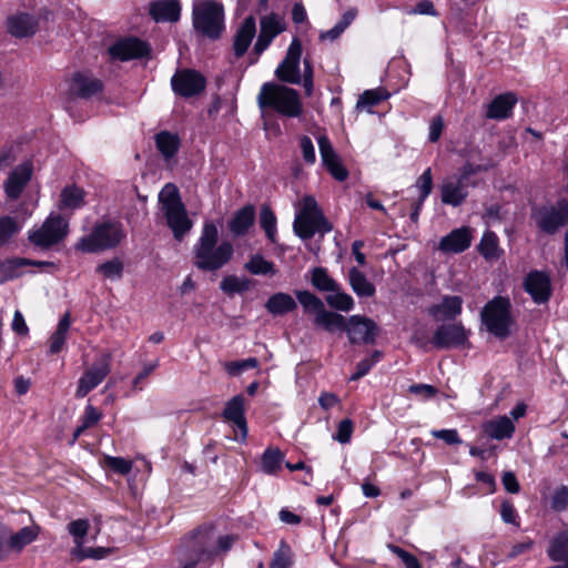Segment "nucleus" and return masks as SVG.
Segmentation results:
<instances>
[{"label":"nucleus","mask_w":568,"mask_h":568,"mask_svg":"<svg viewBox=\"0 0 568 568\" xmlns=\"http://www.w3.org/2000/svg\"><path fill=\"white\" fill-rule=\"evenodd\" d=\"M219 231L213 222H205L194 245V264L203 271H217L227 264L234 254L233 244L222 241L217 245Z\"/></svg>","instance_id":"1"},{"label":"nucleus","mask_w":568,"mask_h":568,"mask_svg":"<svg viewBox=\"0 0 568 568\" xmlns=\"http://www.w3.org/2000/svg\"><path fill=\"white\" fill-rule=\"evenodd\" d=\"M213 541L214 530L211 527H201L185 537L176 550L180 568L212 565L214 561Z\"/></svg>","instance_id":"2"},{"label":"nucleus","mask_w":568,"mask_h":568,"mask_svg":"<svg viewBox=\"0 0 568 568\" xmlns=\"http://www.w3.org/2000/svg\"><path fill=\"white\" fill-rule=\"evenodd\" d=\"M261 110H273L282 116L298 118L303 113V104L295 89L275 82H265L257 95Z\"/></svg>","instance_id":"3"},{"label":"nucleus","mask_w":568,"mask_h":568,"mask_svg":"<svg viewBox=\"0 0 568 568\" xmlns=\"http://www.w3.org/2000/svg\"><path fill=\"white\" fill-rule=\"evenodd\" d=\"M159 203L174 239L182 241L191 231L193 222L187 215L178 187L172 183L165 184L159 193Z\"/></svg>","instance_id":"4"},{"label":"nucleus","mask_w":568,"mask_h":568,"mask_svg":"<svg viewBox=\"0 0 568 568\" xmlns=\"http://www.w3.org/2000/svg\"><path fill=\"white\" fill-rule=\"evenodd\" d=\"M480 320L489 334L499 339L507 338L515 323L509 297L498 295L487 302L480 312Z\"/></svg>","instance_id":"5"},{"label":"nucleus","mask_w":568,"mask_h":568,"mask_svg":"<svg viewBox=\"0 0 568 568\" xmlns=\"http://www.w3.org/2000/svg\"><path fill=\"white\" fill-rule=\"evenodd\" d=\"M124 237L121 223L106 221L97 223L89 234L79 239L74 247L82 253L93 254L116 247Z\"/></svg>","instance_id":"6"},{"label":"nucleus","mask_w":568,"mask_h":568,"mask_svg":"<svg viewBox=\"0 0 568 568\" xmlns=\"http://www.w3.org/2000/svg\"><path fill=\"white\" fill-rule=\"evenodd\" d=\"M295 233L303 240H308L315 233H328L332 231L331 223L324 217L317 202L312 196H304L301 207L295 215L293 223Z\"/></svg>","instance_id":"7"},{"label":"nucleus","mask_w":568,"mask_h":568,"mask_svg":"<svg viewBox=\"0 0 568 568\" xmlns=\"http://www.w3.org/2000/svg\"><path fill=\"white\" fill-rule=\"evenodd\" d=\"M192 23L196 32L210 39H217L224 31V8L222 3L207 0L193 7Z\"/></svg>","instance_id":"8"},{"label":"nucleus","mask_w":568,"mask_h":568,"mask_svg":"<svg viewBox=\"0 0 568 568\" xmlns=\"http://www.w3.org/2000/svg\"><path fill=\"white\" fill-rule=\"evenodd\" d=\"M69 233L68 221L59 214H50L40 226L28 232L29 242L42 250L60 243Z\"/></svg>","instance_id":"9"},{"label":"nucleus","mask_w":568,"mask_h":568,"mask_svg":"<svg viewBox=\"0 0 568 568\" xmlns=\"http://www.w3.org/2000/svg\"><path fill=\"white\" fill-rule=\"evenodd\" d=\"M531 216L541 232L555 234L568 221V202L560 200L554 205L538 207Z\"/></svg>","instance_id":"10"},{"label":"nucleus","mask_w":568,"mask_h":568,"mask_svg":"<svg viewBox=\"0 0 568 568\" xmlns=\"http://www.w3.org/2000/svg\"><path fill=\"white\" fill-rule=\"evenodd\" d=\"M111 372V354L103 353L98 362L88 368L79 378L75 397L83 398L99 386Z\"/></svg>","instance_id":"11"},{"label":"nucleus","mask_w":568,"mask_h":568,"mask_svg":"<svg viewBox=\"0 0 568 568\" xmlns=\"http://www.w3.org/2000/svg\"><path fill=\"white\" fill-rule=\"evenodd\" d=\"M302 55V44L294 38L287 49L284 60L275 70L276 78L285 83L300 84L302 81L300 61Z\"/></svg>","instance_id":"12"},{"label":"nucleus","mask_w":568,"mask_h":568,"mask_svg":"<svg viewBox=\"0 0 568 568\" xmlns=\"http://www.w3.org/2000/svg\"><path fill=\"white\" fill-rule=\"evenodd\" d=\"M171 85L174 93L183 98H191L204 91L205 78L192 69L176 71L171 79Z\"/></svg>","instance_id":"13"},{"label":"nucleus","mask_w":568,"mask_h":568,"mask_svg":"<svg viewBox=\"0 0 568 568\" xmlns=\"http://www.w3.org/2000/svg\"><path fill=\"white\" fill-rule=\"evenodd\" d=\"M345 332L352 344H372L378 334V326L366 316L352 315L346 323Z\"/></svg>","instance_id":"14"},{"label":"nucleus","mask_w":568,"mask_h":568,"mask_svg":"<svg viewBox=\"0 0 568 568\" xmlns=\"http://www.w3.org/2000/svg\"><path fill=\"white\" fill-rule=\"evenodd\" d=\"M286 29L284 19L276 14L270 13L260 20V33L254 44V53L261 55L272 43V41Z\"/></svg>","instance_id":"15"},{"label":"nucleus","mask_w":568,"mask_h":568,"mask_svg":"<svg viewBox=\"0 0 568 568\" xmlns=\"http://www.w3.org/2000/svg\"><path fill=\"white\" fill-rule=\"evenodd\" d=\"M523 286L536 304L547 303L551 296V281L545 272H529L524 280Z\"/></svg>","instance_id":"16"},{"label":"nucleus","mask_w":568,"mask_h":568,"mask_svg":"<svg viewBox=\"0 0 568 568\" xmlns=\"http://www.w3.org/2000/svg\"><path fill=\"white\" fill-rule=\"evenodd\" d=\"M468 333L460 323L440 325L432 339L436 348L458 347L466 343Z\"/></svg>","instance_id":"17"},{"label":"nucleus","mask_w":568,"mask_h":568,"mask_svg":"<svg viewBox=\"0 0 568 568\" xmlns=\"http://www.w3.org/2000/svg\"><path fill=\"white\" fill-rule=\"evenodd\" d=\"M149 51V45L134 37L120 39L109 48L110 55L120 61L143 58Z\"/></svg>","instance_id":"18"},{"label":"nucleus","mask_w":568,"mask_h":568,"mask_svg":"<svg viewBox=\"0 0 568 568\" xmlns=\"http://www.w3.org/2000/svg\"><path fill=\"white\" fill-rule=\"evenodd\" d=\"M32 171V164L24 162L9 173L4 182V192L9 199L17 200L21 195L26 185L31 180Z\"/></svg>","instance_id":"19"},{"label":"nucleus","mask_w":568,"mask_h":568,"mask_svg":"<svg viewBox=\"0 0 568 568\" xmlns=\"http://www.w3.org/2000/svg\"><path fill=\"white\" fill-rule=\"evenodd\" d=\"M468 196V184L456 175L446 178L440 185L442 203L459 206Z\"/></svg>","instance_id":"20"},{"label":"nucleus","mask_w":568,"mask_h":568,"mask_svg":"<svg viewBox=\"0 0 568 568\" xmlns=\"http://www.w3.org/2000/svg\"><path fill=\"white\" fill-rule=\"evenodd\" d=\"M471 240L473 230L467 226H462L442 237L438 248L444 253H462L470 246Z\"/></svg>","instance_id":"21"},{"label":"nucleus","mask_w":568,"mask_h":568,"mask_svg":"<svg viewBox=\"0 0 568 568\" xmlns=\"http://www.w3.org/2000/svg\"><path fill=\"white\" fill-rule=\"evenodd\" d=\"M39 27L38 19L29 13H16L7 19V30L14 38L32 37Z\"/></svg>","instance_id":"22"},{"label":"nucleus","mask_w":568,"mask_h":568,"mask_svg":"<svg viewBox=\"0 0 568 568\" xmlns=\"http://www.w3.org/2000/svg\"><path fill=\"white\" fill-rule=\"evenodd\" d=\"M244 402L245 399L243 395H236L226 403L223 410V417L236 426L241 432L243 439L247 436V426L244 417Z\"/></svg>","instance_id":"23"},{"label":"nucleus","mask_w":568,"mask_h":568,"mask_svg":"<svg viewBox=\"0 0 568 568\" xmlns=\"http://www.w3.org/2000/svg\"><path fill=\"white\" fill-rule=\"evenodd\" d=\"M256 33V22L254 17L248 16L244 19V21L239 27L235 37H234V54L240 58L242 57L248 49Z\"/></svg>","instance_id":"24"},{"label":"nucleus","mask_w":568,"mask_h":568,"mask_svg":"<svg viewBox=\"0 0 568 568\" xmlns=\"http://www.w3.org/2000/svg\"><path fill=\"white\" fill-rule=\"evenodd\" d=\"M516 102L517 98L511 92L499 94L487 105L486 116L505 120L510 116Z\"/></svg>","instance_id":"25"},{"label":"nucleus","mask_w":568,"mask_h":568,"mask_svg":"<svg viewBox=\"0 0 568 568\" xmlns=\"http://www.w3.org/2000/svg\"><path fill=\"white\" fill-rule=\"evenodd\" d=\"M150 14L156 22H175L180 19L179 0H160L151 3Z\"/></svg>","instance_id":"26"},{"label":"nucleus","mask_w":568,"mask_h":568,"mask_svg":"<svg viewBox=\"0 0 568 568\" xmlns=\"http://www.w3.org/2000/svg\"><path fill=\"white\" fill-rule=\"evenodd\" d=\"M102 90V83L97 78L83 73L73 75L70 84L72 94L80 98H91Z\"/></svg>","instance_id":"27"},{"label":"nucleus","mask_w":568,"mask_h":568,"mask_svg":"<svg viewBox=\"0 0 568 568\" xmlns=\"http://www.w3.org/2000/svg\"><path fill=\"white\" fill-rule=\"evenodd\" d=\"M463 310V298L460 296H444L442 302L430 307L429 313L436 320H455Z\"/></svg>","instance_id":"28"},{"label":"nucleus","mask_w":568,"mask_h":568,"mask_svg":"<svg viewBox=\"0 0 568 568\" xmlns=\"http://www.w3.org/2000/svg\"><path fill=\"white\" fill-rule=\"evenodd\" d=\"M255 221V209L253 205H245L239 210L229 222L230 232L234 236H242L247 233Z\"/></svg>","instance_id":"29"},{"label":"nucleus","mask_w":568,"mask_h":568,"mask_svg":"<svg viewBox=\"0 0 568 568\" xmlns=\"http://www.w3.org/2000/svg\"><path fill=\"white\" fill-rule=\"evenodd\" d=\"M484 432L493 439L501 440L510 438L515 432V425L507 416H499L483 425Z\"/></svg>","instance_id":"30"},{"label":"nucleus","mask_w":568,"mask_h":568,"mask_svg":"<svg viewBox=\"0 0 568 568\" xmlns=\"http://www.w3.org/2000/svg\"><path fill=\"white\" fill-rule=\"evenodd\" d=\"M85 192L77 185H67L60 193L59 209L74 211L85 204Z\"/></svg>","instance_id":"31"},{"label":"nucleus","mask_w":568,"mask_h":568,"mask_svg":"<svg viewBox=\"0 0 568 568\" xmlns=\"http://www.w3.org/2000/svg\"><path fill=\"white\" fill-rule=\"evenodd\" d=\"M347 321L338 313L327 311L325 307L314 317V324L326 332H345Z\"/></svg>","instance_id":"32"},{"label":"nucleus","mask_w":568,"mask_h":568,"mask_svg":"<svg viewBox=\"0 0 568 568\" xmlns=\"http://www.w3.org/2000/svg\"><path fill=\"white\" fill-rule=\"evenodd\" d=\"M348 281L353 292L358 297H372L375 295L374 284L357 267H352L348 271Z\"/></svg>","instance_id":"33"},{"label":"nucleus","mask_w":568,"mask_h":568,"mask_svg":"<svg viewBox=\"0 0 568 568\" xmlns=\"http://www.w3.org/2000/svg\"><path fill=\"white\" fill-rule=\"evenodd\" d=\"M295 300L287 293H275L267 300L265 307L273 315H283L296 308Z\"/></svg>","instance_id":"34"},{"label":"nucleus","mask_w":568,"mask_h":568,"mask_svg":"<svg viewBox=\"0 0 568 568\" xmlns=\"http://www.w3.org/2000/svg\"><path fill=\"white\" fill-rule=\"evenodd\" d=\"M478 252L487 261L498 260L501 256L503 250L499 247V240L495 232L489 230L484 232Z\"/></svg>","instance_id":"35"},{"label":"nucleus","mask_w":568,"mask_h":568,"mask_svg":"<svg viewBox=\"0 0 568 568\" xmlns=\"http://www.w3.org/2000/svg\"><path fill=\"white\" fill-rule=\"evenodd\" d=\"M244 270L256 276H274L277 273L275 264L267 261L262 254H253L244 264Z\"/></svg>","instance_id":"36"},{"label":"nucleus","mask_w":568,"mask_h":568,"mask_svg":"<svg viewBox=\"0 0 568 568\" xmlns=\"http://www.w3.org/2000/svg\"><path fill=\"white\" fill-rule=\"evenodd\" d=\"M547 555L552 561H568V530H562L552 537Z\"/></svg>","instance_id":"37"},{"label":"nucleus","mask_w":568,"mask_h":568,"mask_svg":"<svg viewBox=\"0 0 568 568\" xmlns=\"http://www.w3.org/2000/svg\"><path fill=\"white\" fill-rule=\"evenodd\" d=\"M40 534V527L36 524L27 526L18 530L12 531L11 535V550L20 552L22 549L33 542Z\"/></svg>","instance_id":"38"},{"label":"nucleus","mask_w":568,"mask_h":568,"mask_svg":"<svg viewBox=\"0 0 568 568\" xmlns=\"http://www.w3.org/2000/svg\"><path fill=\"white\" fill-rule=\"evenodd\" d=\"M284 460V455L277 448L268 447L264 450L261 459V470L266 475H276Z\"/></svg>","instance_id":"39"},{"label":"nucleus","mask_w":568,"mask_h":568,"mask_svg":"<svg viewBox=\"0 0 568 568\" xmlns=\"http://www.w3.org/2000/svg\"><path fill=\"white\" fill-rule=\"evenodd\" d=\"M251 287V280L246 276L227 275L220 283V288L227 295L242 294Z\"/></svg>","instance_id":"40"},{"label":"nucleus","mask_w":568,"mask_h":568,"mask_svg":"<svg viewBox=\"0 0 568 568\" xmlns=\"http://www.w3.org/2000/svg\"><path fill=\"white\" fill-rule=\"evenodd\" d=\"M71 325L70 314L65 313L59 321L55 332L50 337V353H59L67 339V334Z\"/></svg>","instance_id":"41"},{"label":"nucleus","mask_w":568,"mask_h":568,"mask_svg":"<svg viewBox=\"0 0 568 568\" xmlns=\"http://www.w3.org/2000/svg\"><path fill=\"white\" fill-rule=\"evenodd\" d=\"M311 283L320 292L336 291L338 283L328 275L324 267H314L311 271Z\"/></svg>","instance_id":"42"},{"label":"nucleus","mask_w":568,"mask_h":568,"mask_svg":"<svg viewBox=\"0 0 568 568\" xmlns=\"http://www.w3.org/2000/svg\"><path fill=\"white\" fill-rule=\"evenodd\" d=\"M325 301L332 308L341 312H349L355 306L353 297L342 291L339 284L337 285L336 291H331L326 295Z\"/></svg>","instance_id":"43"},{"label":"nucleus","mask_w":568,"mask_h":568,"mask_svg":"<svg viewBox=\"0 0 568 568\" xmlns=\"http://www.w3.org/2000/svg\"><path fill=\"white\" fill-rule=\"evenodd\" d=\"M155 143L160 153L165 159H170L178 152L180 140L178 135L163 131L156 134Z\"/></svg>","instance_id":"44"},{"label":"nucleus","mask_w":568,"mask_h":568,"mask_svg":"<svg viewBox=\"0 0 568 568\" xmlns=\"http://www.w3.org/2000/svg\"><path fill=\"white\" fill-rule=\"evenodd\" d=\"M388 97L389 93L383 88L366 90L359 95L356 102V109L371 112L372 106L377 105L379 102L388 99Z\"/></svg>","instance_id":"45"},{"label":"nucleus","mask_w":568,"mask_h":568,"mask_svg":"<svg viewBox=\"0 0 568 568\" xmlns=\"http://www.w3.org/2000/svg\"><path fill=\"white\" fill-rule=\"evenodd\" d=\"M124 264L121 258L113 257L97 266L95 271L103 278L110 281H119L123 276Z\"/></svg>","instance_id":"46"},{"label":"nucleus","mask_w":568,"mask_h":568,"mask_svg":"<svg viewBox=\"0 0 568 568\" xmlns=\"http://www.w3.org/2000/svg\"><path fill=\"white\" fill-rule=\"evenodd\" d=\"M293 565V551L291 547L282 540L278 548L273 554V559L270 568H292Z\"/></svg>","instance_id":"47"},{"label":"nucleus","mask_w":568,"mask_h":568,"mask_svg":"<svg viewBox=\"0 0 568 568\" xmlns=\"http://www.w3.org/2000/svg\"><path fill=\"white\" fill-rule=\"evenodd\" d=\"M317 144L320 149L322 163L326 169L341 160L338 154L335 152L329 139L326 135H318Z\"/></svg>","instance_id":"48"},{"label":"nucleus","mask_w":568,"mask_h":568,"mask_svg":"<svg viewBox=\"0 0 568 568\" xmlns=\"http://www.w3.org/2000/svg\"><path fill=\"white\" fill-rule=\"evenodd\" d=\"M296 298L306 313L316 315L325 307L323 301L308 291H297Z\"/></svg>","instance_id":"49"},{"label":"nucleus","mask_w":568,"mask_h":568,"mask_svg":"<svg viewBox=\"0 0 568 568\" xmlns=\"http://www.w3.org/2000/svg\"><path fill=\"white\" fill-rule=\"evenodd\" d=\"M260 224H261V227L264 230L267 239L271 242H275L276 232H277V229H276V216L273 213V211L268 206H266V205H264L261 209V212H260Z\"/></svg>","instance_id":"50"},{"label":"nucleus","mask_w":568,"mask_h":568,"mask_svg":"<svg viewBox=\"0 0 568 568\" xmlns=\"http://www.w3.org/2000/svg\"><path fill=\"white\" fill-rule=\"evenodd\" d=\"M90 524L87 519H77L68 525V531L73 537L75 542L74 549H80L83 546L84 537L88 534Z\"/></svg>","instance_id":"51"},{"label":"nucleus","mask_w":568,"mask_h":568,"mask_svg":"<svg viewBox=\"0 0 568 568\" xmlns=\"http://www.w3.org/2000/svg\"><path fill=\"white\" fill-rule=\"evenodd\" d=\"M258 361L255 357H250L242 361L225 362L223 367L230 376H239L244 371L250 368H256Z\"/></svg>","instance_id":"52"},{"label":"nucleus","mask_w":568,"mask_h":568,"mask_svg":"<svg viewBox=\"0 0 568 568\" xmlns=\"http://www.w3.org/2000/svg\"><path fill=\"white\" fill-rule=\"evenodd\" d=\"M382 354L375 351L369 357H365L356 365V371L351 376V381H358L369 373L372 367L379 361Z\"/></svg>","instance_id":"53"},{"label":"nucleus","mask_w":568,"mask_h":568,"mask_svg":"<svg viewBox=\"0 0 568 568\" xmlns=\"http://www.w3.org/2000/svg\"><path fill=\"white\" fill-rule=\"evenodd\" d=\"M19 230L20 227L13 217L2 216L0 219V246L6 244Z\"/></svg>","instance_id":"54"},{"label":"nucleus","mask_w":568,"mask_h":568,"mask_svg":"<svg viewBox=\"0 0 568 568\" xmlns=\"http://www.w3.org/2000/svg\"><path fill=\"white\" fill-rule=\"evenodd\" d=\"M237 540V536L229 534V535H214L213 549H214V559L220 556L226 554Z\"/></svg>","instance_id":"55"},{"label":"nucleus","mask_w":568,"mask_h":568,"mask_svg":"<svg viewBox=\"0 0 568 568\" xmlns=\"http://www.w3.org/2000/svg\"><path fill=\"white\" fill-rule=\"evenodd\" d=\"M416 189L419 191V197L425 201L433 190V175L430 168L426 169L417 179Z\"/></svg>","instance_id":"56"},{"label":"nucleus","mask_w":568,"mask_h":568,"mask_svg":"<svg viewBox=\"0 0 568 568\" xmlns=\"http://www.w3.org/2000/svg\"><path fill=\"white\" fill-rule=\"evenodd\" d=\"M111 552V549L97 547V548H83L73 549V555L77 559L83 560L85 558L103 559Z\"/></svg>","instance_id":"57"},{"label":"nucleus","mask_w":568,"mask_h":568,"mask_svg":"<svg viewBox=\"0 0 568 568\" xmlns=\"http://www.w3.org/2000/svg\"><path fill=\"white\" fill-rule=\"evenodd\" d=\"M106 466L118 474L126 475L132 469V462L123 457H105Z\"/></svg>","instance_id":"58"},{"label":"nucleus","mask_w":568,"mask_h":568,"mask_svg":"<svg viewBox=\"0 0 568 568\" xmlns=\"http://www.w3.org/2000/svg\"><path fill=\"white\" fill-rule=\"evenodd\" d=\"M550 506L556 511H562L568 507V487L560 486L558 487L552 496Z\"/></svg>","instance_id":"59"},{"label":"nucleus","mask_w":568,"mask_h":568,"mask_svg":"<svg viewBox=\"0 0 568 568\" xmlns=\"http://www.w3.org/2000/svg\"><path fill=\"white\" fill-rule=\"evenodd\" d=\"M300 148L302 151V156L304 162L307 165H313L316 161V153L314 144L310 136L303 135L300 138Z\"/></svg>","instance_id":"60"},{"label":"nucleus","mask_w":568,"mask_h":568,"mask_svg":"<svg viewBox=\"0 0 568 568\" xmlns=\"http://www.w3.org/2000/svg\"><path fill=\"white\" fill-rule=\"evenodd\" d=\"M102 418V414L92 405H87L83 415L80 418L82 428H90L97 425Z\"/></svg>","instance_id":"61"},{"label":"nucleus","mask_w":568,"mask_h":568,"mask_svg":"<svg viewBox=\"0 0 568 568\" xmlns=\"http://www.w3.org/2000/svg\"><path fill=\"white\" fill-rule=\"evenodd\" d=\"M11 535L12 530L0 523V561L4 560L11 550Z\"/></svg>","instance_id":"62"},{"label":"nucleus","mask_w":568,"mask_h":568,"mask_svg":"<svg viewBox=\"0 0 568 568\" xmlns=\"http://www.w3.org/2000/svg\"><path fill=\"white\" fill-rule=\"evenodd\" d=\"M430 434L435 438L444 440L447 445L462 444V438L457 429H433Z\"/></svg>","instance_id":"63"},{"label":"nucleus","mask_w":568,"mask_h":568,"mask_svg":"<svg viewBox=\"0 0 568 568\" xmlns=\"http://www.w3.org/2000/svg\"><path fill=\"white\" fill-rule=\"evenodd\" d=\"M388 549L402 559L406 568H422L417 558L403 548L390 544Z\"/></svg>","instance_id":"64"}]
</instances>
